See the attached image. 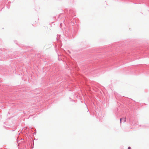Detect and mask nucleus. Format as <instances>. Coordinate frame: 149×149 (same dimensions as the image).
Masks as SVG:
<instances>
[{"instance_id":"obj_2","label":"nucleus","mask_w":149,"mask_h":149,"mask_svg":"<svg viewBox=\"0 0 149 149\" xmlns=\"http://www.w3.org/2000/svg\"><path fill=\"white\" fill-rule=\"evenodd\" d=\"M128 149H131V147H129L128 148Z\"/></svg>"},{"instance_id":"obj_3","label":"nucleus","mask_w":149,"mask_h":149,"mask_svg":"<svg viewBox=\"0 0 149 149\" xmlns=\"http://www.w3.org/2000/svg\"><path fill=\"white\" fill-rule=\"evenodd\" d=\"M125 122V120H124V122Z\"/></svg>"},{"instance_id":"obj_1","label":"nucleus","mask_w":149,"mask_h":149,"mask_svg":"<svg viewBox=\"0 0 149 149\" xmlns=\"http://www.w3.org/2000/svg\"><path fill=\"white\" fill-rule=\"evenodd\" d=\"M122 119H123V118H120V123H121V120H122Z\"/></svg>"}]
</instances>
